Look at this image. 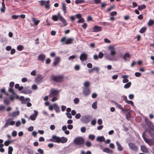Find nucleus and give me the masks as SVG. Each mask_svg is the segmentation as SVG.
I'll list each match as a JSON object with an SVG mask.
<instances>
[{"label":"nucleus","mask_w":154,"mask_h":154,"mask_svg":"<svg viewBox=\"0 0 154 154\" xmlns=\"http://www.w3.org/2000/svg\"><path fill=\"white\" fill-rule=\"evenodd\" d=\"M51 78L54 82H61L63 81L64 76L62 75H53L51 77Z\"/></svg>","instance_id":"obj_1"},{"label":"nucleus","mask_w":154,"mask_h":154,"mask_svg":"<svg viewBox=\"0 0 154 154\" xmlns=\"http://www.w3.org/2000/svg\"><path fill=\"white\" fill-rule=\"evenodd\" d=\"M74 143L77 145L82 146L84 144L85 140L82 137H78L75 139Z\"/></svg>","instance_id":"obj_2"},{"label":"nucleus","mask_w":154,"mask_h":154,"mask_svg":"<svg viewBox=\"0 0 154 154\" xmlns=\"http://www.w3.org/2000/svg\"><path fill=\"white\" fill-rule=\"evenodd\" d=\"M73 40L74 39L72 38H69L67 39L66 37H64L61 38L60 42H65V44L68 45L72 43Z\"/></svg>","instance_id":"obj_3"},{"label":"nucleus","mask_w":154,"mask_h":154,"mask_svg":"<svg viewBox=\"0 0 154 154\" xmlns=\"http://www.w3.org/2000/svg\"><path fill=\"white\" fill-rule=\"evenodd\" d=\"M142 137L145 142L150 146L154 144V142L151 139H148L146 137L145 132H144L142 134Z\"/></svg>","instance_id":"obj_4"},{"label":"nucleus","mask_w":154,"mask_h":154,"mask_svg":"<svg viewBox=\"0 0 154 154\" xmlns=\"http://www.w3.org/2000/svg\"><path fill=\"white\" fill-rule=\"evenodd\" d=\"M144 120L149 128L152 131H154V126L153 125L152 123L147 118H145Z\"/></svg>","instance_id":"obj_5"},{"label":"nucleus","mask_w":154,"mask_h":154,"mask_svg":"<svg viewBox=\"0 0 154 154\" xmlns=\"http://www.w3.org/2000/svg\"><path fill=\"white\" fill-rule=\"evenodd\" d=\"M15 97L16 99L21 100V103L23 104H25L26 102L29 101L30 100V99L29 98H27L25 99L24 97L22 96L20 97L19 96L16 95Z\"/></svg>","instance_id":"obj_6"},{"label":"nucleus","mask_w":154,"mask_h":154,"mask_svg":"<svg viewBox=\"0 0 154 154\" xmlns=\"http://www.w3.org/2000/svg\"><path fill=\"white\" fill-rule=\"evenodd\" d=\"M128 146L130 149L132 151L135 152L137 151L138 148L136 144L132 143H130L128 144Z\"/></svg>","instance_id":"obj_7"},{"label":"nucleus","mask_w":154,"mask_h":154,"mask_svg":"<svg viewBox=\"0 0 154 154\" xmlns=\"http://www.w3.org/2000/svg\"><path fill=\"white\" fill-rule=\"evenodd\" d=\"M39 2L40 3L41 5L45 6V8L47 9H49V3L50 2L49 0H48L46 2L44 0H42Z\"/></svg>","instance_id":"obj_8"},{"label":"nucleus","mask_w":154,"mask_h":154,"mask_svg":"<svg viewBox=\"0 0 154 154\" xmlns=\"http://www.w3.org/2000/svg\"><path fill=\"white\" fill-rule=\"evenodd\" d=\"M91 117L89 116H83L82 117L81 120L83 123H87L90 122Z\"/></svg>","instance_id":"obj_9"},{"label":"nucleus","mask_w":154,"mask_h":154,"mask_svg":"<svg viewBox=\"0 0 154 154\" xmlns=\"http://www.w3.org/2000/svg\"><path fill=\"white\" fill-rule=\"evenodd\" d=\"M59 92V91L56 89H52L50 90L49 97H52L53 96H57Z\"/></svg>","instance_id":"obj_10"},{"label":"nucleus","mask_w":154,"mask_h":154,"mask_svg":"<svg viewBox=\"0 0 154 154\" xmlns=\"http://www.w3.org/2000/svg\"><path fill=\"white\" fill-rule=\"evenodd\" d=\"M88 57V54L85 53H82L80 57V59L81 61H85L87 60Z\"/></svg>","instance_id":"obj_11"},{"label":"nucleus","mask_w":154,"mask_h":154,"mask_svg":"<svg viewBox=\"0 0 154 154\" xmlns=\"http://www.w3.org/2000/svg\"><path fill=\"white\" fill-rule=\"evenodd\" d=\"M114 103L116 105L117 107H118L119 109L121 110L124 112H127L128 111V110L127 109H125L120 104L116 102H114Z\"/></svg>","instance_id":"obj_12"},{"label":"nucleus","mask_w":154,"mask_h":154,"mask_svg":"<svg viewBox=\"0 0 154 154\" xmlns=\"http://www.w3.org/2000/svg\"><path fill=\"white\" fill-rule=\"evenodd\" d=\"M83 93L85 96L89 95L90 93V90L89 88H85L83 91Z\"/></svg>","instance_id":"obj_13"},{"label":"nucleus","mask_w":154,"mask_h":154,"mask_svg":"<svg viewBox=\"0 0 154 154\" xmlns=\"http://www.w3.org/2000/svg\"><path fill=\"white\" fill-rule=\"evenodd\" d=\"M43 78V76L41 74L38 75L35 79L36 82L38 84L40 83Z\"/></svg>","instance_id":"obj_14"},{"label":"nucleus","mask_w":154,"mask_h":154,"mask_svg":"<svg viewBox=\"0 0 154 154\" xmlns=\"http://www.w3.org/2000/svg\"><path fill=\"white\" fill-rule=\"evenodd\" d=\"M92 30L94 32H99L102 30V27L100 26H95L93 28Z\"/></svg>","instance_id":"obj_15"},{"label":"nucleus","mask_w":154,"mask_h":154,"mask_svg":"<svg viewBox=\"0 0 154 154\" xmlns=\"http://www.w3.org/2000/svg\"><path fill=\"white\" fill-rule=\"evenodd\" d=\"M58 15L59 16V20L62 22L65 26H66L67 24L66 21L60 15L59 13H58Z\"/></svg>","instance_id":"obj_16"},{"label":"nucleus","mask_w":154,"mask_h":154,"mask_svg":"<svg viewBox=\"0 0 154 154\" xmlns=\"http://www.w3.org/2000/svg\"><path fill=\"white\" fill-rule=\"evenodd\" d=\"M60 58L58 57H55L53 63V65L54 66H56L60 62Z\"/></svg>","instance_id":"obj_17"},{"label":"nucleus","mask_w":154,"mask_h":154,"mask_svg":"<svg viewBox=\"0 0 154 154\" xmlns=\"http://www.w3.org/2000/svg\"><path fill=\"white\" fill-rule=\"evenodd\" d=\"M52 138L54 139V142L57 143H60V137L57 136L55 135H53L52 136Z\"/></svg>","instance_id":"obj_18"},{"label":"nucleus","mask_w":154,"mask_h":154,"mask_svg":"<svg viewBox=\"0 0 154 154\" xmlns=\"http://www.w3.org/2000/svg\"><path fill=\"white\" fill-rule=\"evenodd\" d=\"M46 56L45 54H42L39 55L38 58V59L43 62Z\"/></svg>","instance_id":"obj_19"},{"label":"nucleus","mask_w":154,"mask_h":154,"mask_svg":"<svg viewBox=\"0 0 154 154\" xmlns=\"http://www.w3.org/2000/svg\"><path fill=\"white\" fill-rule=\"evenodd\" d=\"M103 151L104 152H106L108 153L112 154L113 153V151L112 150H111L109 148L106 147L104 148L103 149Z\"/></svg>","instance_id":"obj_20"},{"label":"nucleus","mask_w":154,"mask_h":154,"mask_svg":"<svg viewBox=\"0 0 154 154\" xmlns=\"http://www.w3.org/2000/svg\"><path fill=\"white\" fill-rule=\"evenodd\" d=\"M131 57V55L129 53H125L123 56V59L125 61L127 60V58H130Z\"/></svg>","instance_id":"obj_21"},{"label":"nucleus","mask_w":154,"mask_h":154,"mask_svg":"<svg viewBox=\"0 0 154 154\" xmlns=\"http://www.w3.org/2000/svg\"><path fill=\"white\" fill-rule=\"evenodd\" d=\"M54 109L55 110L56 112L57 113L59 112H60V109L59 106H57L56 103L54 104Z\"/></svg>","instance_id":"obj_22"},{"label":"nucleus","mask_w":154,"mask_h":154,"mask_svg":"<svg viewBox=\"0 0 154 154\" xmlns=\"http://www.w3.org/2000/svg\"><path fill=\"white\" fill-rule=\"evenodd\" d=\"M97 141L99 142H105V138L103 136L98 137L97 138Z\"/></svg>","instance_id":"obj_23"},{"label":"nucleus","mask_w":154,"mask_h":154,"mask_svg":"<svg viewBox=\"0 0 154 154\" xmlns=\"http://www.w3.org/2000/svg\"><path fill=\"white\" fill-rule=\"evenodd\" d=\"M116 143L118 147V149L120 151L122 150V147L121 146L119 142L118 141L116 142Z\"/></svg>","instance_id":"obj_24"},{"label":"nucleus","mask_w":154,"mask_h":154,"mask_svg":"<svg viewBox=\"0 0 154 154\" xmlns=\"http://www.w3.org/2000/svg\"><path fill=\"white\" fill-rule=\"evenodd\" d=\"M62 10L63 11L64 14H65L67 13L66 4L65 3H62Z\"/></svg>","instance_id":"obj_25"},{"label":"nucleus","mask_w":154,"mask_h":154,"mask_svg":"<svg viewBox=\"0 0 154 154\" xmlns=\"http://www.w3.org/2000/svg\"><path fill=\"white\" fill-rule=\"evenodd\" d=\"M19 114V112L18 111H15L10 114V116L11 117H15L18 116Z\"/></svg>","instance_id":"obj_26"},{"label":"nucleus","mask_w":154,"mask_h":154,"mask_svg":"<svg viewBox=\"0 0 154 154\" xmlns=\"http://www.w3.org/2000/svg\"><path fill=\"white\" fill-rule=\"evenodd\" d=\"M60 143H65L67 142V139L66 138L62 137L61 138L60 137Z\"/></svg>","instance_id":"obj_27"},{"label":"nucleus","mask_w":154,"mask_h":154,"mask_svg":"<svg viewBox=\"0 0 154 154\" xmlns=\"http://www.w3.org/2000/svg\"><path fill=\"white\" fill-rule=\"evenodd\" d=\"M141 149L142 151L147 152L148 151V150L147 148L144 146H142L141 147Z\"/></svg>","instance_id":"obj_28"},{"label":"nucleus","mask_w":154,"mask_h":154,"mask_svg":"<svg viewBox=\"0 0 154 154\" xmlns=\"http://www.w3.org/2000/svg\"><path fill=\"white\" fill-rule=\"evenodd\" d=\"M2 7L1 9V12H4L5 9V4L4 3V2H2Z\"/></svg>","instance_id":"obj_29"},{"label":"nucleus","mask_w":154,"mask_h":154,"mask_svg":"<svg viewBox=\"0 0 154 154\" xmlns=\"http://www.w3.org/2000/svg\"><path fill=\"white\" fill-rule=\"evenodd\" d=\"M59 16L58 15V14L57 15H54L52 17V19L54 21H57L58 19H59Z\"/></svg>","instance_id":"obj_30"},{"label":"nucleus","mask_w":154,"mask_h":154,"mask_svg":"<svg viewBox=\"0 0 154 154\" xmlns=\"http://www.w3.org/2000/svg\"><path fill=\"white\" fill-rule=\"evenodd\" d=\"M146 6L144 5H139L138 7V9L140 11H141L143 9L146 8Z\"/></svg>","instance_id":"obj_31"},{"label":"nucleus","mask_w":154,"mask_h":154,"mask_svg":"<svg viewBox=\"0 0 154 154\" xmlns=\"http://www.w3.org/2000/svg\"><path fill=\"white\" fill-rule=\"evenodd\" d=\"M75 3L76 4L85 3V0H76Z\"/></svg>","instance_id":"obj_32"},{"label":"nucleus","mask_w":154,"mask_h":154,"mask_svg":"<svg viewBox=\"0 0 154 154\" xmlns=\"http://www.w3.org/2000/svg\"><path fill=\"white\" fill-rule=\"evenodd\" d=\"M126 114V119L128 120H129L130 119V118L131 117V113L129 112H127Z\"/></svg>","instance_id":"obj_33"},{"label":"nucleus","mask_w":154,"mask_h":154,"mask_svg":"<svg viewBox=\"0 0 154 154\" xmlns=\"http://www.w3.org/2000/svg\"><path fill=\"white\" fill-rule=\"evenodd\" d=\"M146 30V28L145 27H143L140 30L139 32L141 33H143Z\"/></svg>","instance_id":"obj_34"},{"label":"nucleus","mask_w":154,"mask_h":154,"mask_svg":"<svg viewBox=\"0 0 154 154\" xmlns=\"http://www.w3.org/2000/svg\"><path fill=\"white\" fill-rule=\"evenodd\" d=\"M4 103L7 105H9L10 104L9 100L8 98H5L4 100Z\"/></svg>","instance_id":"obj_35"},{"label":"nucleus","mask_w":154,"mask_h":154,"mask_svg":"<svg viewBox=\"0 0 154 154\" xmlns=\"http://www.w3.org/2000/svg\"><path fill=\"white\" fill-rule=\"evenodd\" d=\"M11 120V119H9L7 120L6 121L5 124L4 126V128H6L10 125L9 123V121Z\"/></svg>","instance_id":"obj_36"},{"label":"nucleus","mask_w":154,"mask_h":154,"mask_svg":"<svg viewBox=\"0 0 154 154\" xmlns=\"http://www.w3.org/2000/svg\"><path fill=\"white\" fill-rule=\"evenodd\" d=\"M154 24V20H150L148 23V26H150Z\"/></svg>","instance_id":"obj_37"},{"label":"nucleus","mask_w":154,"mask_h":154,"mask_svg":"<svg viewBox=\"0 0 154 154\" xmlns=\"http://www.w3.org/2000/svg\"><path fill=\"white\" fill-rule=\"evenodd\" d=\"M116 54V52L115 50L110 51V54L112 57H114Z\"/></svg>","instance_id":"obj_38"},{"label":"nucleus","mask_w":154,"mask_h":154,"mask_svg":"<svg viewBox=\"0 0 154 154\" xmlns=\"http://www.w3.org/2000/svg\"><path fill=\"white\" fill-rule=\"evenodd\" d=\"M131 85V83L130 82H128L125 85L124 87L125 88H129Z\"/></svg>","instance_id":"obj_39"},{"label":"nucleus","mask_w":154,"mask_h":154,"mask_svg":"<svg viewBox=\"0 0 154 154\" xmlns=\"http://www.w3.org/2000/svg\"><path fill=\"white\" fill-rule=\"evenodd\" d=\"M23 48V47L22 45H19L17 47V49L19 51H21Z\"/></svg>","instance_id":"obj_40"},{"label":"nucleus","mask_w":154,"mask_h":154,"mask_svg":"<svg viewBox=\"0 0 154 154\" xmlns=\"http://www.w3.org/2000/svg\"><path fill=\"white\" fill-rule=\"evenodd\" d=\"M13 150V148L11 146H9L8 147V153L11 154Z\"/></svg>","instance_id":"obj_41"},{"label":"nucleus","mask_w":154,"mask_h":154,"mask_svg":"<svg viewBox=\"0 0 154 154\" xmlns=\"http://www.w3.org/2000/svg\"><path fill=\"white\" fill-rule=\"evenodd\" d=\"M90 83L88 81L85 82L84 84V86L85 87V88H88L90 85Z\"/></svg>","instance_id":"obj_42"},{"label":"nucleus","mask_w":154,"mask_h":154,"mask_svg":"<svg viewBox=\"0 0 154 154\" xmlns=\"http://www.w3.org/2000/svg\"><path fill=\"white\" fill-rule=\"evenodd\" d=\"M92 107L94 109H96L97 108V102H96L93 103L92 104Z\"/></svg>","instance_id":"obj_43"},{"label":"nucleus","mask_w":154,"mask_h":154,"mask_svg":"<svg viewBox=\"0 0 154 154\" xmlns=\"http://www.w3.org/2000/svg\"><path fill=\"white\" fill-rule=\"evenodd\" d=\"M13 95H14V96H11L9 97L10 100L12 101L14 100L15 98L16 99V98L15 97V96L16 95L18 96L16 94H13Z\"/></svg>","instance_id":"obj_44"},{"label":"nucleus","mask_w":154,"mask_h":154,"mask_svg":"<svg viewBox=\"0 0 154 154\" xmlns=\"http://www.w3.org/2000/svg\"><path fill=\"white\" fill-rule=\"evenodd\" d=\"M85 22L84 19L83 18H81L79 19L78 22L77 23H83Z\"/></svg>","instance_id":"obj_45"},{"label":"nucleus","mask_w":154,"mask_h":154,"mask_svg":"<svg viewBox=\"0 0 154 154\" xmlns=\"http://www.w3.org/2000/svg\"><path fill=\"white\" fill-rule=\"evenodd\" d=\"M8 91L9 92H11L12 94H15V93L13 89L11 88H9L8 89Z\"/></svg>","instance_id":"obj_46"},{"label":"nucleus","mask_w":154,"mask_h":154,"mask_svg":"<svg viewBox=\"0 0 154 154\" xmlns=\"http://www.w3.org/2000/svg\"><path fill=\"white\" fill-rule=\"evenodd\" d=\"M95 136L93 134L90 135L89 136V138L91 140H93L94 139Z\"/></svg>","instance_id":"obj_47"},{"label":"nucleus","mask_w":154,"mask_h":154,"mask_svg":"<svg viewBox=\"0 0 154 154\" xmlns=\"http://www.w3.org/2000/svg\"><path fill=\"white\" fill-rule=\"evenodd\" d=\"M33 21L34 24L36 25H38V23L40 22L39 20H35V19H33Z\"/></svg>","instance_id":"obj_48"},{"label":"nucleus","mask_w":154,"mask_h":154,"mask_svg":"<svg viewBox=\"0 0 154 154\" xmlns=\"http://www.w3.org/2000/svg\"><path fill=\"white\" fill-rule=\"evenodd\" d=\"M103 56V54L102 52H100L99 53L98 57L100 59L102 58Z\"/></svg>","instance_id":"obj_49"},{"label":"nucleus","mask_w":154,"mask_h":154,"mask_svg":"<svg viewBox=\"0 0 154 154\" xmlns=\"http://www.w3.org/2000/svg\"><path fill=\"white\" fill-rule=\"evenodd\" d=\"M126 103L129 104H131L132 106H134V102L131 100H128Z\"/></svg>","instance_id":"obj_50"},{"label":"nucleus","mask_w":154,"mask_h":154,"mask_svg":"<svg viewBox=\"0 0 154 154\" xmlns=\"http://www.w3.org/2000/svg\"><path fill=\"white\" fill-rule=\"evenodd\" d=\"M76 17L78 19H80L82 18V15L81 14H78L75 15Z\"/></svg>","instance_id":"obj_51"},{"label":"nucleus","mask_w":154,"mask_h":154,"mask_svg":"<svg viewBox=\"0 0 154 154\" xmlns=\"http://www.w3.org/2000/svg\"><path fill=\"white\" fill-rule=\"evenodd\" d=\"M37 151L41 154H43L44 153V151L41 149L39 148L38 149Z\"/></svg>","instance_id":"obj_52"},{"label":"nucleus","mask_w":154,"mask_h":154,"mask_svg":"<svg viewBox=\"0 0 154 154\" xmlns=\"http://www.w3.org/2000/svg\"><path fill=\"white\" fill-rule=\"evenodd\" d=\"M11 143L10 141L9 140H7L5 141L4 143V145L5 146H8Z\"/></svg>","instance_id":"obj_53"},{"label":"nucleus","mask_w":154,"mask_h":154,"mask_svg":"<svg viewBox=\"0 0 154 154\" xmlns=\"http://www.w3.org/2000/svg\"><path fill=\"white\" fill-rule=\"evenodd\" d=\"M35 117H36L34 116L33 115H31L30 116V119L31 120L34 121L35 119Z\"/></svg>","instance_id":"obj_54"},{"label":"nucleus","mask_w":154,"mask_h":154,"mask_svg":"<svg viewBox=\"0 0 154 154\" xmlns=\"http://www.w3.org/2000/svg\"><path fill=\"white\" fill-rule=\"evenodd\" d=\"M86 128L84 127H82L81 129V131L82 133L85 132L86 131Z\"/></svg>","instance_id":"obj_55"},{"label":"nucleus","mask_w":154,"mask_h":154,"mask_svg":"<svg viewBox=\"0 0 154 154\" xmlns=\"http://www.w3.org/2000/svg\"><path fill=\"white\" fill-rule=\"evenodd\" d=\"M19 17L18 15H13L11 16V18L14 19H17Z\"/></svg>","instance_id":"obj_56"},{"label":"nucleus","mask_w":154,"mask_h":154,"mask_svg":"<svg viewBox=\"0 0 154 154\" xmlns=\"http://www.w3.org/2000/svg\"><path fill=\"white\" fill-rule=\"evenodd\" d=\"M81 115L80 113H78L76 114L75 116V118L76 119H79L81 117Z\"/></svg>","instance_id":"obj_57"},{"label":"nucleus","mask_w":154,"mask_h":154,"mask_svg":"<svg viewBox=\"0 0 154 154\" xmlns=\"http://www.w3.org/2000/svg\"><path fill=\"white\" fill-rule=\"evenodd\" d=\"M117 13L116 11H114L111 12L110 13V14L112 16H116L117 15Z\"/></svg>","instance_id":"obj_58"},{"label":"nucleus","mask_w":154,"mask_h":154,"mask_svg":"<svg viewBox=\"0 0 154 154\" xmlns=\"http://www.w3.org/2000/svg\"><path fill=\"white\" fill-rule=\"evenodd\" d=\"M74 102L75 104H77L79 101V100L78 98H75L74 100Z\"/></svg>","instance_id":"obj_59"},{"label":"nucleus","mask_w":154,"mask_h":154,"mask_svg":"<svg viewBox=\"0 0 154 154\" xmlns=\"http://www.w3.org/2000/svg\"><path fill=\"white\" fill-rule=\"evenodd\" d=\"M88 26L87 24L86 23H84L83 25H82V28L84 29H85L86 27H87Z\"/></svg>","instance_id":"obj_60"},{"label":"nucleus","mask_w":154,"mask_h":154,"mask_svg":"<svg viewBox=\"0 0 154 154\" xmlns=\"http://www.w3.org/2000/svg\"><path fill=\"white\" fill-rule=\"evenodd\" d=\"M104 41L105 42L107 43H110L111 42L107 38H105L104 39Z\"/></svg>","instance_id":"obj_61"},{"label":"nucleus","mask_w":154,"mask_h":154,"mask_svg":"<svg viewBox=\"0 0 154 154\" xmlns=\"http://www.w3.org/2000/svg\"><path fill=\"white\" fill-rule=\"evenodd\" d=\"M141 74L140 72H136L135 73V76L137 77H139L141 76Z\"/></svg>","instance_id":"obj_62"},{"label":"nucleus","mask_w":154,"mask_h":154,"mask_svg":"<svg viewBox=\"0 0 154 154\" xmlns=\"http://www.w3.org/2000/svg\"><path fill=\"white\" fill-rule=\"evenodd\" d=\"M51 60L50 58H47L46 60V63L47 64H49L50 63Z\"/></svg>","instance_id":"obj_63"},{"label":"nucleus","mask_w":154,"mask_h":154,"mask_svg":"<svg viewBox=\"0 0 154 154\" xmlns=\"http://www.w3.org/2000/svg\"><path fill=\"white\" fill-rule=\"evenodd\" d=\"M149 135L152 137L154 138V132H152L151 131L149 132Z\"/></svg>","instance_id":"obj_64"}]
</instances>
